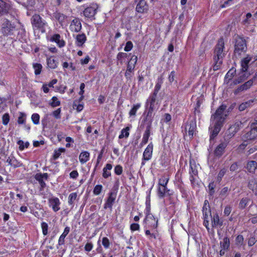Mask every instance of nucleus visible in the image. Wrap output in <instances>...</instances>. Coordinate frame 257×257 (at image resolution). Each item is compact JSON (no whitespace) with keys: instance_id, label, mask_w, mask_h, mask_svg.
<instances>
[{"instance_id":"1","label":"nucleus","mask_w":257,"mask_h":257,"mask_svg":"<svg viewBox=\"0 0 257 257\" xmlns=\"http://www.w3.org/2000/svg\"><path fill=\"white\" fill-rule=\"evenodd\" d=\"M226 107L225 104L221 105L211 116V123L209 127L211 140L217 136L225 122L228 115Z\"/></svg>"},{"instance_id":"2","label":"nucleus","mask_w":257,"mask_h":257,"mask_svg":"<svg viewBox=\"0 0 257 257\" xmlns=\"http://www.w3.org/2000/svg\"><path fill=\"white\" fill-rule=\"evenodd\" d=\"M33 29L40 30L42 33L45 32V27L47 23L40 17L39 15L35 14L31 19Z\"/></svg>"},{"instance_id":"3","label":"nucleus","mask_w":257,"mask_h":257,"mask_svg":"<svg viewBox=\"0 0 257 257\" xmlns=\"http://www.w3.org/2000/svg\"><path fill=\"white\" fill-rule=\"evenodd\" d=\"M158 100L157 96L151 94L147 99L145 104V109L154 112L158 109Z\"/></svg>"},{"instance_id":"4","label":"nucleus","mask_w":257,"mask_h":257,"mask_svg":"<svg viewBox=\"0 0 257 257\" xmlns=\"http://www.w3.org/2000/svg\"><path fill=\"white\" fill-rule=\"evenodd\" d=\"M224 48V43L222 38H220L217 45L215 46L214 50V59H222L224 56V53H223V49Z\"/></svg>"},{"instance_id":"5","label":"nucleus","mask_w":257,"mask_h":257,"mask_svg":"<svg viewBox=\"0 0 257 257\" xmlns=\"http://www.w3.org/2000/svg\"><path fill=\"white\" fill-rule=\"evenodd\" d=\"M241 125L242 123L241 121H237L229 127L224 136V139L226 142H228L235 135L239 130Z\"/></svg>"},{"instance_id":"6","label":"nucleus","mask_w":257,"mask_h":257,"mask_svg":"<svg viewBox=\"0 0 257 257\" xmlns=\"http://www.w3.org/2000/svg\"><path fill=\"white\" fill-rule=\"evenodd\" d=\"M246 49L247 47L245 40L241 37L237 38L235 44L234 53L239 55L241 53L245 52Z\"/></svg>"},{"instance_id":"7","label":"nucleus","mask_w":257,"mask_h":257,"mask_svg":"<svg viewBox=\"0 0 257 257\" xmlns=\"http://www.w3.org/2000/svg\"><path fill=\"white\" fill-rule=\"evenodd\" d=\"M154 112L153 111L145 110L143 116V123L146 125V128L152 129V124L154 116Z\"/></svg>"},{"instance_id":"8","label":"nucleus","mask_w":257,"mask_h":257,"mask_svg":"<svg viewBox=\"0 0 257 257\" xmlns=\"http://www.w3.org/2000/svg\"><path fill=\"white\" fill-rule=\"evenodd\" d=\"M158 219L155 218L153 215L150 213V208L148 207L145 218L146 223L149 226L155 229L158 226Z\"/></svg>"},{"instance_id":"9","label":"nucleus","mask_w":257,"mask_h":257,"mask_svg":"<svg viewBox=\"0 0 257 257\" xmlns=\"http://www.w3.org/2000/svg\"><path fill=\"white\" fill-rule=\"evenodd\" d=\"M116 197V193L115 192H111L109 193L108 197L104 205V208L105 209L108 208L110 211H111Z\"/></svg>"},{"instance_id":"10","label":"nucleus","mask_w":257,"mask_h":257,"mask_svg":"<svg viewBox=\"0 0 257 257\" xmlns=\"http://www.w3.org/2000/svg\"><path fill=\"white\" fill-rule=\"evenodd\" d=\"M257 137V122L252 123L251 124V130L246 133L243 137L248 140L254 139Z\"/></svg>"},{"instance_id":"11","label":"nucleus","mask_w":257,"mask_h":257,"mask_svg":"<svg viewBox=\"0 0 257 257\" xmlns=\"http://www.w3.org/2000/svg\"><path fill=\"white\" fill-rule=\"evenodd\" d=\"M98 6L96 4H92L90 7L86 8L83 11L84 16L88 18H91L96 13Z\"/></svg>"},{"instance_id":"12","label":"nucleus","mask_w":257,"mask_h":257,"mask_svg":"<svg viewBox=\"0 0 257 257\" xmlns=\"http://www.w3.org/2000/svg\"><path fill=\"white\" fill-rule=\"evenodd\" d=\"M70 30L73 32H79L82 28L81 23L79 18H75L71 22Z\"/></svg>"},{"instance_id":"13","label":"nucleus","mask_w":257,"mask_h":257,"mask_svg":"<svg viewBox=\"0 0 257 257\" xmlns=\"http://www.w3.org/2000/svg\"><path fill=\"white\" fill-rule=\"evenodd\" d=\"M49 205L51 207L54 212L60 210V201L58 198L53 197L48 200Z\"/></svg>"},{"instance_id":"14","label":"nucleus","mask_w":257,"mask_h":257,"mask_svg":"<svg viewBox=\"0 0 257 257\" xmlns=\"http://www.w3.org/2000/svg\"><path fill=\"white\" fill-rule=\"evenodd\" d=\"M157 194L160 198L164 197L166 196H171L173 192L167 188V186H159L158 188Z\"/></svg>"},{"instance_id":"15","label":"nucleus","mask_w":257,"mask_h":257,"mask_svg":"<svg viewBox=\"0 0 257 257\" xmlns=\"http://www.w3.org/2000/svg\"><path fill=\"white\" fill-rule=\"evenodd\" d=\"M153 150V144L150 143L145 149L143 153V160L145 161L150 160L152 156Z\"/></svg>"},{"instance_id":"16","label":"nucleus","mask_w":257,"mask_h":257,"mask_svg":"<svg viewBox=\"0 0 257 257\" xmlns=\"http://www.w3.org/2000/svg\"><path fill=\"white\" fill-rule=\"evenodd\" d=\"M148 10V6L145 0H140L137 4L136 10L137 12L140 13H143L147 11Z\"/></svg>"},{"instance_id":"17","label":"nucleus","mask_w":257,"mask_h":257,"mask_svg":"<svg viewBox=\"0 0 257 257\" xmlns=\"http://www.w3.org/2000/svg\"><path fill=\"white\" fill-rule=\"evenodd\" d=\"M227 142L220 144L214 150V155L217 157L221 156L224 151L225 148L227 146Z\"/></svg>"},{"instance_id":"18","label":"nucleus","mask_w":257,"mask_h":257,"mask_svg":"<svg viewBox=\"0 0 257 257\" xmlns=\"http://www.w3.org/2000/svg\"><path fill=\"white\" fill-rule=\"evenodd\" d=\"M20 28L19 29V32L18 33V36L19 37V40L21 42H26L27 36L25 29L22 27L20 23Z\"/></svg>"},{"instance_id":"19","label":"nucleus","mask_w":257,"mask_h":257,"mask_svg":"<svg viewBox=\"0 0 257 257\" xmlns=\"http://www.w3.org/2000/svg\"><path fill=\"white\" fill-rule=\"evenodd\" d=\"M185 130L188 131V135L190 137H192L194 132L196 130V124L193 121H191L186 126Z\"/></svg>"},{"instance_id":"20","label":"nucleus","mask_w":257,"mask_h":257,"mask_svg":"<svg viewBox=\"0 0 257 257\" xmlns=\"http://www.w3.org/2000/svg\"><path fill=\"white\" fill-rule=\"evenodd\" d=\"M61 36L59 34H54L51 38L50 41L56 42L59 47H62L65 45V42L63 40H60Z\"/></svg>"},{"instance_id":"21","label":"nucleus","mask_w":257,"mask_h":257,"mask_svg":"<svg viewBox=\"0 0 257 257\" xmlns=\"http://www.w3.org/2000/svg\"><path fill=\"white\" fill-rule=\"evenodd\" d=\"M211 221L213 227H220L223 225V221L219 219V216L217 213L213 215Z\"/></svg>"},{"instance_id":"22","label":"nucleus","mask_w":257,"mask_h":257,"mask_svg":"<svg viewBox=\"0 0 257 257\" xmlns=\"http://www.w3.org/2000/svg\"><path fill=\"white\" fill-rule=\"evenodd\" d=\"M251 60V57L248 55L245 58H243L241 62V71L246 72L248 67V63Z\"/></svg>"},{"instance_id":"23","label":"nucleus","mask_w":257,"mask_h":257,"mask_svg":"<svg viewBox=\"0 0 257 257\" xmlns=\"http://www.w3.org/2000/svg\"><path fill=\"white\" fill-rule=\"evenodd\" d=\"M151 129L146 128L145 133L143 135L142 142L140 144L141 147H143L148 143L149 138L151 135Z\"/></svg>"},{"instance_id":"24","label":"nucleus","mask_w":257,"mask_h":257,"mask_svg":"<svg viewBox=\"0 0 257 257\" xmlns=\"http://www.w3.org/2000/svg\"><path fill=\"white\" fill-rule=\"evenodd\" d=\"M248 77V75L246 72H243L239 74V76L233 81V83L235 85L240 83L244 81Z\"/></svg>"},{"instance_id":"25","label":"nucleus","mask_w":257,"mask_h":257,"mask_svg":"<svg viewBox=\"0 0 257 257\" xmlns=\"http://www.w3.org/2000/svg\"><path fill=\"white\" fill-rule=\"evenodd\" d=\"M76 44L78 46H81L86 41V35L84 34H78L76 37Z\"/></svg>"},{"instance_id":"26","label":"nucleus","mask_w":257,"mask_h":257,"mask_svg":"<svg viewBox=\"0 0 257 257\" xmlns=\"http://www.w3.org/2000/svg\"><path fill=\"white\" fill-rule=\"evenodd\" d=\"M9 6L3 0H0V14L5 15L8 12Z\"/></svg>"},{"instance_id":"27","label":"nucleus","mask_w":257,"mask_h":257,"mask_svg":"<svg viewBox=\"0 0 257 257\" xmlns=\"http://www.w3.org/2000/svg\"><path fill=\"white\" fill-rule=\"evenodd\" d=\"M90 154L87 151L82 152L80 153L79 159L81 164L85 163L89 159Z\"/></svg>"},{"instance_id":"28","label":"nucleus","mask_w":257,"mask_h":257,"mask_svg":"<svg viewBox=\"0 0 257 257\" xmlns=\"http://www.w3.org/2000/svg\"><path fill=\"white\" fill-rule=\"evenodd\" d=\"M112 168V166L110 164H107L106 165L105 167L103 169L102 176L103 178H107L110 176V170H111Z\"/></svg>"},{"instance_id":"29","label":"nucleus","mask_w":257,"mask_h":257,"mask_svg":"<svg viewBox=\"0 0 257 257\" xmlns=\"http://www.w3.org/2000/svg\"><path fill=\"white\" fill-rule=\"evenodd\" d=\"M190 180L192 181L194 179L193 176L197 175L198 171L196 165L192 164L191 163H190Z\"/></svg>"},{"instance_id":"30","label":"nucleus","mask_w":257,"mask_h":257,"mask_svg":"<svg viewBox=\"0 0 257 257\" xmlns=\"http://www.w3.org/2000/svg\"><path fill=\"white\" fill-rule=\"evenodd\" d=\"M254 99H250L245 102H243L239 106L238 109L240 111H243L248 107L251 106L254 102Z\"/></svg>"},{"instance_id":"31","label":"nucleus","mask_w":257,"mask_h":257,"mask_svg":"<svg viewBox=\"0 0 257 257\" xmlns=\"http://www.w3.org/2000/svg\"><path fill=\"white\" fill-rule=\"evenodd\" d=\"M53 17L61 24H62L66 19V16L64 14L57 12L53 14Z\"/></svg>"},{"instance_id":"32","label":"nucleus","mask_w":257,"mask_h":257,"mask_svg":"<svg viewBox=\"0 0 257 257\" xmlns=\"http://www.w3.org/2000/svg\"><path fill=\"white\" fill-rule=\"evenodd\" d=\"M127 56V54L126 53L123 52H119L116 56V59L118 61L117 63V65H118L119 63H120V65L123 64Z\"/></svg>"},{"instance_id":"33","label":"nucleus","mask_w":257,"mask_h":257,"mask_svg":"<svg viewBox=\"0 0 257 257\" xmlns=\"http://www.w3.org/2000/svg\"><path fill=\"white\" fill-rule=\"evenodd\" d=\"M48 66L51 69H55L57 67L58 62L52 57H50L47 60Z\"/></svg>"},{"instance_id":"34","label":"nucleus","mask_w":257,"mask_h":257,"mask_svg":"<svg viewBox=\"0 0 257 257\" xmlns=\"http://www.w3.org/2000/svg\"><path fill=\"white\" fill-rule=\"evenodd\" d=\"M256 163L254 161L249 162L246 166V169L250 173L254 172L256 168Z\"/></svg>"},{"instance_id":"35","label":"nucleus","mask_w":257,"mask_h":257,"mask_svg":"<svg viewBox=\"0 0 257 257\" xmlns=\"http://www.w3.org/2000/svg\"><path fill=\"white\" fill-rule=\"evenodd\" d=\"M41 176V173H38L35 175V177L36 180L39 182L41 186L40 190H43V189L46 187V183L43 181L44 179L42 178Z\"/></svg>"},{"instance_id":"36","label":"nucleus","mask_w":257,"mask_h":257,"mask_svg":"<svg viewBox=\"0 0 257 257\" xmlns=\"http://www.w3.org/2000/svg\"><path fill=\"white\" fill-rule=\"evenodd\" d=\"M257 241V233L254 232L253 234H251L248 238V245L249 246L253 245Z\"/></svg>"},{"instance_id":"37","label":"nucleus","mask_w":257,"mask_h":257,"mask_svg":"<svg viewBox=\"0 0 257 257\" xmlns=\"http://www.w3.org/2000/svg\"><path fill=\"white\" fill-rule=\"evenodd\" d=\"M230 246V241L229 238L227 237H224L222 241L220 242V246L221 248L228 250Z\"/></svg>"},{"instance_id":"38","label":"nucleus","mask_w":257,"mask_h":257,"mask_svg":"<svg viewBox=\"0 0 257 257\" xmlns=\"http://www.w3.org/2000/svg\"><path fill=\"white\" fill-rule=\"evenodd\" d=\"M130 128L128 127H126L125 128L122 129L121 131V134L119 135L118 138L121 139L125 138H127L129 136V131Z\"/></svg>"},{"instance_id":"39","label":"nucleus","mask_w":257,"mask_h":257,"mask_svg":"<svg viewBox=\"0 0 257 257\" xmlns=\"http://www.w3.org/2000/svg\"><path fill=\"white\" fill-rule=\"evenodd\" d=\"M202 212L205 221L208 219L209 215H211V211L210 208L203 207Z\"/></svg>"},{"instance_id":"40","label":"nucleus","mask_w":257,"mask_h":257,"mask_svg":"<svg viewBox=\"0 0 257 257\" xmlns=\"http://www.w3.org/2000/svg\"><path fill=\"white\" fill-rule=\"evenodd\" d=\"M141 107L140 103H137L136 104L134 105L133 108L131 109L129 112V114L130 116H135L136 114V112L137 110Z\"/></svg>"},{"instance_id":"41","label":"nucleus","mask_w":257,"mask_h":257,"mask_svg":"<svg viewBox=\"0 0 257 257\" xmlns=\"http://www.w3.org/2000/svg\"><path fill=\"white\" fill-rule=\"evenodd\" d=\"M77 194L76 192L72 193L69 194L68 197V203L69 205H73L74 201L76 199Z\"/></svg>"},{"instance_id":"42","label":"nucleus","mask_w":257,"mask_h":257,"mask_svg":"<svg viewBox=\"0 0 257 257\" xmlns=\"http://www.w3.org/2000/svg\"><path fill=\"white\" fill-rule=\"evenodd\" d=\"M17 144L19 145V149L21 151H23L25 148H27L29 146V143L28 142H26L25 143L21 140L17 142Z\"/></svg>"},{"instance_id":"43","label":"nucleus","mask_w":257,"mask_h":257,"mask_svg":"<svg viewBox=\"0 0 257 257\" xmlns=\"http://www.w3.org/2000/svg\"><path fill=\"white\" fill-rule=\"evenodd\" d=\"M33 68L35 70V74L36 75H39L41 73L42 66L41 64L39 63H35L33 64Z\"/></svg>"},{"instance_id":"44","label":"nucleus","mask_w":257,"mask_h":257,"mask_svg":"<svg viewBox=\"0 0 257 257\" xmlns=\"http://www.w3.org/2000/svg\"><path fill=\"white\" fill-rule=\"evenodd\" d=\"M65 149L64 148H59L57 150H55L53 158L54 159H58L62 153H64Z\"/></svg>"},{"instance_id":"45","label":"nucleus","mask_w":257,"mask_h":257,"mask_svg":"<svg viewBox=\"0 0 257 257\" xmlns=\"http://www.w3.org/2000/svg\"><path fill=\"white\" fill-rule=\"evenodd\" d=\"M214 64L213 66V69L214 71H216L219 69V67L222 63V59L214 60Z\"/></svg>"},{"instance_id":"46","label":"nucleus","mask_w":257,"mask_h":257,"mask_svg":"<svg viewBox=\"0 0 257 257\" xmlns=\"http://www.w3.org/2000/svg\"><path fill=\"white\" fill-rule=\"evenodd\" d=\"M50 105L52 107H55L59 106L60 105V102L56 97L53 96L52 98V102L50 103Z\"/></svg>"},{"instance_id":"47","label":"nucleus","mask_w":257,"mask_h":257,"mask_svg":"<svg viewBox=\"0 0 257 257\" xmlns=\"http://www.w3.org/2000/svg\"><path fill=\"white\" fill-rule=\"evenodd\" d=\"M33 123L35 124L39 123L40 115L38 113H33L31 117Z\"/></svg>"},{"instance_id":"48","label":"nucleus","mask_w":257,"mask_h":257,"mask_svg":"<svg viewBox=\"0 0 257 257\" xmlns=\"http://www.w3.org/2000/svg\"><path fill=\"white\" fill-rule=\"evenodd\" d=\"M248 199L247 198H242L240 200L239 204V208L241 209L244 208L246 207V206L248 203Z\"/></svg>"},{"instance_id":"49","label":"nucleus","mask_w":257,"mask_h":257,"mask_svg":"<svg viewBox=\"0 0 257 257\" xmlns=\"http://www.w3.org/2000/svg\"><path fill=\"white\" fill-rule=\"evenodd\" d=\"M243 237L241 235H238L235 238L236 244L238 245H242L243 244Z\"/></svg>"},{"instance_id":"50","label":"nucleus","mask_w":257,"mask_h":257,"mask_svg":"<svg viewBox=\"0 0 257 257\" xmlns=\"http://www.w3.org/2000/svg\"><path fill=\"white\" fill-rule=\"evenodd\" d=\"M26 118V114L23 112H20V115L18 117V121L19 123L22 124L24 123Z\"/></svg>"},{"instance_id":"51","label":"nucleus","mask_w":257,"mask_h":257,"mask_svg":"<svg viewBox=\"0 0 257 257\" xmlns=\"http://www.w3.org/2000/svg\"><path fill=\"white\" fill-rule=\"evenodd\" d=\"M253 84V79H250L247 82H245L242 85L243 89L246 90L249 88Z\"/></svg>"},{"instance_id":"52","label":"nucleus","mask_w":257,"mask_h":257,"mask_svg":"<svg viewBox=\"0 0 257 257\" xmlns=\"http://www.w3.org/2000/svg\"><path fill=\"white\" fill-rule=\"evenodd\" d=\"M102 244L105 248L107 249L109 248L110 245V242L108 238L106 237H103L102 239Z\"/></svg>"},{"instance_id":"53","label":"nucleus","mask_w":257,"mask_h":257,"mask_svg":"<svg viewBox=\"0 0 257 257\" xmlns=\"http://www.w3.org/2000/svg\"><path fill=\"white\" fill-rule=\"evenodd\" d=\"M102 189V185H97L96 186H95V187L94 188L93 193L96 195H99L101 193Z\"/></svg>"},{"instance_id":"54","label":"nucleus","mask_w":257,"mask_h":257,"mask_svg":"<svg viewBox=\"0 0 257 257\" xmlns=\"http://www.w3.org/2000/svg\"><path fill=\"white\" fill-rule=\"evenodd\" d=\"M229 191V189L227 187H224L220 191V195L221 197L224 198L227 195Z\"/></svg>"},{"instance_id":"55","label":"nucleus","mask_w":257,"mask_h":257,"mask_svg":"<svg viewBox=\"0 0 257 257\" xmlns=\"http://www.w3.org/2000/svg\"><path fill=\"white\" fill-rule=\"evenodd\" d=\"M215 186V185L214 182H211V183H209V186H208V188H209V193L210 195L212 196L214 194V193L215 192V191H214Z\"/></svg>"},{"instance_id":"56","label":"nucleus","mask_w":257,"mask_h":257,"mask_svg":"<svg viewBox=\"0 0 257 257\" xmlns=\"http://www.w3.org/2000/svg\"><path fill=\"white\" fill-rule=\"evenodd\" d=\"M226 169L223 168L219 172L217 176V180L220 181L221 180L222 178L224 176L226 172Z\"/></svg>"},{"instance_id":"57","label":"nucleus","mask_w":257,"mask_h":257,"mask_svg":"<svg viewBox=\"0 0 257 257\" xmlns=\"http://www.w3.org/2000/svg\"><path fill=\"white\" fill-rule=\"evenodd\" d=\"M168 181H169V179L166 178H163L160 179L158 185L161 186H167Z\"/></svg>"},{"instance_id":"58","label":"nucleus","mask_w":257,"mask_h":257,"mask_svg":"<svg viewBox=\"0 0 257 257\" xmlns=\"http://www.w3.org/2000/svg\"><path fill=\"white\" fill-rule=\"evenodd\" d=\"M248 187L250 189L253 191L256 189L257 184L254 180H250L248 183Z\"/></svg>"},{"instance_id":"59","label":"nucleus","mask_w":257,"mask_h":257,"mask_svg":"<svg viewBox=\"0 0 257 257\" xmlns=\"http://www.w3.org/2000/svg\"><path fill=\"white\" fill-rule=\"evenodd\" d=\"M41 227L42 229L43 233L44 235H46L48 233V224L46 222H42L41 223Z\"/></svg>"},{"instance_id":"60","label":"nucleus","mask_w":257,"mask_h":257,"mask_svg":"<svg viewBox=\"0 0 257 257\" xmlns=\"http://www.w3.org/2000/svg\"><path fill=\"white\" fill-rule=\"evenodd\" d=\"M114 172L117 175H120L122 172V167L119 165H116L114 168Z\"/></svg>"},{"instance_id":"61","label":"nucleus","mask_w":257,"mask_h":257,"mask_svg":"<svg viewBox=\"0 0 257 257\" xmlns=\"http://www.w3.org/2000/svg\"><path fill=\"white\" fill-rule=\"evenodd\" d=\"M161 87V83H159V82L157 83L155 85L154 92L152 94L155 95L157 96L158 93L159 91L160 90Z\"/></svg>"},{"instance_id":"62","label":"nucleus","mask_w":257,"mask_h":257,"mask_svg":"<svg viewBox=\"0 0 257 257\" xmlns=\"http://www.w3.org/2000/svg\"><path fill=\"white\" fill-rule=\"evenodd\" d=\"M133 46V45L132 42L131 41H128L126 43L124 50L126 52L130 51L132 49Z\"/></svg>"},{"instance_id":"63","label":"nucleus","mask_w":257,"mask_h":257,"mask_svg":"<svg viewBox=\"0 0 257 257\" xmlns=\"http://www.w3.org/2000/svg\"><path fill=\"white\" fill-rule=\"evenodd\" d=\"M176 73L174 71H172L168 77V80L170 83H172L175 80Z\"/></svg>"},{"instance_id":"64","label":"nucleus","mask_w":257,"mask_h":257,"mask_svg":"<svg viewBox=\"0 0 257 257\" xmlns=\"http://www.w3.org/2000/svg\"><path fill=\"white\" fill-rule=\"evenodd\" d=\"M60 113L61 108H59L53 112V115L56 118L59 119L61 118Z\"/></svg>"}]
</instances>
